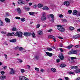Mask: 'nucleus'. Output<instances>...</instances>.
<instances>
[{
  "instance_id": "obj_30",
  "label": "nucleus",
  "mask_w": 80,
  "mask_h": 80,
  "mask_svg": "<svg viewBox=\"0 0 80 80\" xmlns=\"http://www.w3.org/2000/svg\"><path fill=\"white\" fill-rule=\"evenodd\" d=\"M46 15H47V14H46V13L45 12L42 13V17H45V16H46Z\"/></svg>"
},
{
  "instance_id": "obj_54",
  "label": "nucleus",
  "mask_w": 80,
  "mask_h": 80,
  "mask_svg": "<svg viewBox=\"0 0 80 80\" xmlns=\"http://www.w3.org/2000/svg\"><path fill=\"white\" fill-rule=\"evenodd\" d=\"M40 27V24H38L37 26V28H38Z\"/></svg>"
},
{
  "instance_id": "obj_12",
  "label": "nucleus",
  "mask_w": 80,
  "mask_h": 80,
  "mask_svg": "<svg viewBox=\"0 0 80 80\" xmlns=\"http://www.w3.org/2000/svg\"><path fill=\"white\" fill-rule=\"evenodd\" d=\"M25 77L23 76H20L19 77V79L20 80H24Z\"/></svg>"
},
{
  "instance_id": "obj_48",
  "label": "nucleus",
  "mask_w": 80,
  "mask_h": 80,
  "mask_svg": "<svg viewBox=\"0 0 80 80\" xmlns=\"http://www.w3.org/2000/svg\"><path fill=\"white\" fill-rule=\"evenodd\" d=\"M12 30V31H16V30H17V28H13Z\"/></svg>"
},
{
  "instance_id": "obj_21",
  "label": "nucleus",
  "mask_w": 80,
  "mask_h": 80,
  "mask_svg": "<svg viewBox=\"0 0 80 80\" xmlns=\"http://www.w3.org/2000/svg\"><path fill=\"white\" fill-rule=\"evenodd\" d=\"M51 71L53 72H55L57 71L56 69L54 68H51Z\"/></svg>"
},
{
  "instance_id": "obj_5",
  "label": "nucleus",
  "mask_w": 80,
  "mask_h": 80,
  "mask_svg": "<svg viewBox=\"0 0 80 80\" xmlns=\"http://www.w3.org/2000/svg\"><path fill=\"white\" fill-rule=\"evenodd\" d=\"M24 35L26 37H28V36H30L32 35V33L30 32H24Z\"/></svg>"
},
{
  "instance_id": "obj_24",
  "label": "nucleus",
  "mask_w": 80,
  "mask_h": 80,
  "mask_svg": "<svg viewBox=\"0 0 80 80\" xmlns=\"http://www.w3.org/2000/svg\"><path fill=\"white\" fill-rule=\"evenodd\" d=\"M38 7L39 8H41V7H43V4H38Z\"/></svg>"
},
{
  "instance_id": "obj_44",
  "label": "nucleus",
  "mask_w": 80,
  "mask_h": 80,
  "mask_svg": "<svg viewBox=\"0 0 80 80\" xmlns=\"http://www.w3.org/2000/svg\"><path fill=\"white\" fill-rule=\"evenodd\" d=\"M35 70H36L38 72V71H39V70H40V69H39V68H35Z\"/></svg>"
},
{
  "instance_id": "obj_17",
  "label": "nucleus",
  "mask_w": 80,
  "mask_h": 80,
  "mask_svg": "<svg viewBox=\"0 0 80 80\" xmlns=\"http://www.w3.org/2000/svg\"><path fill=\"white\" fill-rule=\"evenodd\" d=\"M74 72H75V73H80V69H77L75 70H74Z\"/></svg>"
},
{
  "instance_id": "obj_37",
  "label": "nucleus",
  "mask_w": 80,
  "mask_h": 80,
  "mask_svg": "<svg viewBox=\"0 0 80 80\" xmlns=\"http://www.w3.org/2000/svg\"><path fill=\"white\" fill-rule=\"evenodd\" d=\"M21 21L22 22H25V18H21Z\"/></svg>"
},
{
  "instance_id": "obj_7",
  "label": "nucleus",
  "mask_w": 80,
  "mask_h": 80,
  "mask_svg": "<svg viewBox=\"0 0 80 80\" xmlns=\"http://www.w3.org/2000/svg\"><path fill=\"white\" fill-rule=\"evenodd\" d=\"M48 38H53V41H54V42H56V39H55V38H55V37H54L53 36H49L48 37Z\"/></svg>"
},
{
  "instance_id": "obj_53",
  "label": "nucleus",
  "mask_w": 80,
  "mask_h": 80,
  "mask_svg": "<svg viewBox=\"0 0 80 80\" xmlns=\"http://www.w3.org/2000/svg\"><path fill=\"white\" fill-rule=\"evenodd\" d=\"M15 18H16V19H18V20H20V18L18 17H16Z\"/></svg>"
},
{
  "instance_id": "obj_9",
  "label": "nucleus",
  "mask_w": 80,
  "mask_h": 80,
  "mask_svg": "<svg viewBox=\"0 0 80 80\" xmlns=\"http://www.w3.org/2000/svg\"><path fill=\"white\" fill-rule=\"evenodd\" d=\"M10 73L11 75H13L15 73V71L13 68H11V71L10 72Z\"/></svg>"
},
{
  "instance_id": "obj_2",
  "label": "nucleus",
  "mask_w": 80,
  "mask_h": 80,
  "mask_svg": "<svg viewBox=\"0 0 80 80\" xmlns=\"http://www.w3.org/2000/svg\"><path fill=\"white\" fill-rule=\"evenodd\" d=\"M22 34H23V33L21 32H16V36L22 38Z\"/></svg>"
},
{
  "instance_id": "obj_46",
  "label": "nucleus",
  "mask_w": 80,
  "mask_h": 80,
  "mask_svg": "<svg viewBox=\"0 0 80 80\" xmlns=\"http://www.w3.org/2000/svg\"><path fill=\"white\" fill-rule=\"evenodd\" d=\"M21 71L22 73H24L25 72V70L23 69H21Z\"/></svg>"
},
{
  "instance_id": "obj_57",
  "label": "nucleus",
  "mask_w": 80,
  "mask_h": 80,
  "mask_svg": "<svg viewBox=\"0 0 80 80\" xmlns=\"http://www.w3.org/2000/svg\"><path fill=\"white\" fill-rule=\"evenodd\" d=\"M63 22H67V20L65 19H63Z\"/></svg>"
},
{
  "instance_id": "obj_25",
  "label": "nucleus",
  "mask_w": 80,
  "mask_h": 80,
  "mask_svg": "<svg viewBox=\"0 0 80 80\" xmlns=\"http://www.w3.org/2000/svg\"><path fill=\"white\" fill-rule=\"evenodd\" d=\"M49 15L52 19H54V15L53 14H50Z\"/></svg>"
},
{
  "instance_id": "obj_42",
  "label": "nucleus",
  "mask_w": 80,
  "mask_h": 80,
  "mask_svg": "<svg viewBox=\"0 0 80 80\" xmlns=\"http://www.w3.org/2000/svg\"><path fill=\"white\" fill-rule=\"evenodd\" d=\"M47 50H48L49 51H52V48H47Z\"/></svg>"
},
{
  "instance_id": "obj_47",
  "label": "nucleus",
  "mask_w": 80,
  "mask_h": 80,
  "mask_svg": "<svg viewBox=\"0 0 80 80\" xmlns=\"http://www.w3.org/2000/svg\"><path fill=\"white\" fill-rule=\"evenodd\" d=\"M72 12V10H69L68 11V12L69 13V14H71Z\"/></svg>"
},
{
  "instance_id": "obj_61",
  "label": "nucleus",
  "mask_w": 80,
  "mask_h": 80,
  "mask_svg": "<svg viewBox=\"0 0 80 80\" xmlns=\"http://www.w3.org/2000/svg\"><path fill=\"white\" fill-rule=\"evenodd\" d=\"M59 17L60 18H62L63 17V15L62 14H60Z\"/></svg>"
},
{
  "instance_id": "obj_58",
  "label": "nucleus",
  "mask_w": 80,
  "mask_h": 80,
  "mask_svg": "<svg viewBox=\"0 0 80 80\" xmlns=\"http://www.w3.org/2000/svg\"><path fill=\"white\" fill-rule=\"evenodd\" d=\"M59 46L60 47H63V44H62V43H61L60 44Z\"/></svg>"
},
{
  "instance_id": "obj_40",
  "label": "nucleus",
  "mask_w": 80,
  "mask_h": 80,
  "mask_svg": "<svg viewBox=\"0 0 80 80\" xmlns=\"http://www.w3.org/2000/svg\"><path fill=\"white\" fill-rule=\"evenodd\" d=\"M59 50L61 52H64L63 49L62 48H60Z\"/></svg>"
},
{
  "instance_id": "obj_27",
  "label": "nucleus",
  "mask_w": 80,
  "mask_h": 80,
  "mask_svg": "<svg viewBox=\"0 0 80 80\" xmlns=\"http://www.w3.org/2000/svg\"><path fill=\"white\" fill-rule=\"evenodd\" d=\"M5 15L6 17H8V16H10V14L9 12H7L6 13Z\"/></svg>"
},
{
  "instance_id": "obj_64",
  "label": "nucleus",
  "mask_w": 80,
  "mask_h": 80,
  "mask_svg": "<svg viewBox=\"0 0 80 80\" xmlns=\"http://www.w3.org/2000/svg\"><path fill=\"white\" fill-rule=\"evenodd\" d=\"M76 80H80V78H78Z\"/></svg>"
},
{
  "instance_id": "obj_62",
  "label": "nucleus",
  "mask_w": 80,
  "mask_h": 80,
  "mask_svg": "<svg viewBox=\"0 0 80 80\" xmlns=\"http://www.w3.org/2000/svg\"><path fill=\"white\" fill-rule=\"evenodd\" d=\"M28 67V69H29L30 68V66L29 65H27Z\"/></svg>"
},
{
  "instance_id": "obj_43",
  "label": "nucleus",
  "mask_w": 80,
  "mask_h": 80,
  "mask_svg": "<svg viewBox=\"0 0 80 80\" xmlns=\"http://www.w3.org/2000/svg\"><path fill=\"white\" fill-rule=\"evenodd\" d=\"M7 36H8V37H10V36H12V33H8L7 34Z\"/></svg>"
},
{
  "instance_id": "obj_38",
  "label": "nucleus",
  "mask_w": 80,
  "mask_h": 80,
  "mask_svg": "<svg viewBox=\"0 0 80 80\" xmlns=\"http://www.w3.org/2000/svg\"><path fill=\"white\" fill-rule=\"evenodd\" d=\"M68 73L69 74H70V75H72V74H73L74 73V72H68Z\"/></svg>"
},
{
  "instance_id": "obj_39",
  "label": "nucleus",
  "mask_w": 80,
  "mask_h": 80,
  "mask_svg": "<svg viewBox=\"0 0 80 80\" xmlns=\"http://www.w3.org/2000/svg\"><path fill=\"white\" fill-rule=\"evenodd\" d=\"M37 5L36 4H35L33 6V8H37Z\"/></svg>"
},
{
  "instance_id": "obj_55",
  "label": "nucleus",
  "mask_w": 80,
  "mask_h": 80,
  "mask_svg": "<svg viewBox=\"0 0 80 80\" xmlns=\"http://www.w3.org/2000/svg\"><path fill=\"white\" fill-rule=\"evenodd\" d=\"M50 21L52 23H53V22H54V19H52Z\"/></svg>"
},
{
  "instance_id": "obj_15",
  "label": "nucleus",
  "mask_w": 80,
  "mask_h": 80,
  "mask_svg": "<svg viewBox=\"0 0 80 80\" xmlns=\"http://www.w3.org/2000/svg\"><path fill=\"white\" fill-rule=\"evenodd\" d=\"M10 42H12V43H14L17 42V40L16 39H12L9 40Z\"/></svg>"
},
{
  "instance_id": "obj_26",
  "label": "nucleus",
  "mask_w": 80,
  "mask_h": 80,
  "mask_svg": "<svg viewBox=\"0 0 80 80\" xmlns=\"http://www.w3.org/2000/svg\"><path fill=\"white\" fill-rule=\"evenodd\" d=\"M42 9L43 10H48L49 8H48L47 7L45 6L43 7L42 8Z\"/></svg>"
},
{
  "instance_id": "obj_32",
  "label": "nucleus",
  "mask_w": 80,
  "mask_h": 80,
  "mask_svg": "<svg viewBox=\"0 0 80 80\" xmlns=\"http://www.w3.org/2000/svg\"><path fill=\"white\" fill-rule=\"evenodd\" d=\"M69 28L70 30L72 31L74 30V28L73 27H70Z\"/></svg>"
},
{
  "instance_id": "obj_16",
  "label": "nucleus",
  "mask_w": 80,
  "mask_h": 80,
  "mask_svg": "<svg viewBox=\"0 0 80 80\" xmlns=\"http://www.w3.org/2000/svg\"><path fill=\"white\" fill-rule=\"evenodd\" d=\"M34 58L36 60H39L40 59V56L38 55L35 56Z\"/></svg>"
},
{
  "instance_id": "obj_56",
  "label": "nucleus",
  "mask_w": 80,
  "mask_h": 80,
  "mask_svg": "<svg viewBox=\"0 0 80 80\" xmlns=\"http://www.w3.org/2000/svg\"><path fill=\"white\" fill-rule=\"evenodd\" d=\"M64 78L66 80H68L69 79V78L67 77H65Z\"/></svg>"
},
{
  "instance_id": "obj_51",
  "label": "nucleus",
  "mask_w": 80,
  "mask_h": 80,
  "mask_svg": "<svg viewBox=\"0 0 80 80\" xmlns=\"http://www.w3.org/2000/svg\"><path fill=\"white\" fill-rule=\"evenodd\" d=\"M60 59H56V62L57 63H59V62H60Z\"/></svg>"
},
{
  "instance_id": "obj_10",
  "label": "nucleus",
  "mask_w": 80,
  "mask_h": 80,
  "mask_svg": "<svg viewBox=\"0 0 80 80\" xmlns=\"http://www.w3.org/2000/svg\"><path fill=\"white\" fill-rule=\"evenodd\" d=\"M80 35L79 34H78L77 35H76L73 36V38H75V39L78 38H80Z\"/></svg>"
},
{
  "instance_id": "obj_34",
  "label": "nucleus",
  "mask_w": 80,
  "mask_h": 80,
  "mask_svg": "<svg viewBox=\"0 0 80 80\" xmlns=\"http://www.w3.org/2000/svg\"><path fill=\"white\" fill-rule=\"evenodd\" d=\"M22 60L21 59H18V63H19V62H20V63H22Z\"/></svg>"
},
{
  "instance_id": "obj_11",
  "label": "nucleus",
  "mask_w": 80,
  "mask_h": 80,
  "mask_svg": "<svg viewBox=\"0 0 80 80\" xmlns=\"http://www.w3.org/2000/svg\"><path fill=\"white\" fill-rule=\"evenodd\" d=\"M46 53L48 56H49V57H52V53H49L48 52H46Z\"/></svg>"
},
{
  "instance_id": "obj_29",
  "label": "nucleus",
  "mask_w": 80,
  "mask_h": 80,
  "mask_svg": "<svg viewBox=\"0 0 80 80\" xmlns=\"http://www.w3.org/2000/svg\"><path fill=\"white\" fill-rule=\"evenodd\" d=\"M73 45H71L66 47V48H68V49H70V48H72V47H73Z\"/></svg>"
},
{
  "instance_id": "obj_36",
  "label": "nucleus",
  "mask_w": 80,
  "mask_h": 80,
  "mask_svg": "<svg viewBox=\"0 0 80 80\" xmlns=\"http://www.w3.org/2000/svg\"><path fill=\"white\" fill-rule=\"evenodd\" d=\"M3 25V22H2V21L0 20V25L1 26H2Z\"/></svg>"
},
{
  "instance_id": "obj_52",
  "label": "nucleus",
  "mask_w": 80,
  "mask_h": 80,
  "mask_svg": "<svg viewBox=\"0 0 80 80\" xmlns=\"http://www.w3.org/2000/svg\"><path fill=\"white\" fill-rule=\"evenodd\" d=\"M4 56L5 57V58L6 59H7L8 57H7V55L6 54H4Z\"/></svg>"
},
{
  "instance_id": "obj_4",
  "label": "nucleus",
  "mask_w": 80,
  "mask_h": 80,
  "mask_svg": "<svg viewBox=\"0 0 80 80\" xmlns=\"http://www.w3.org/2000/svg\"><path fill=\"white\" fill-rule=\"evenodd\" d=\"M18 3L20 5H23L25 4V2L23 0H19L18 1Z\"/></svg>"
},
{
  "instance_id": "obj_20",
  "label": "nucleus",
  "mask_w": 80,
  "mask_h": 80,
  "mask_svg": "<svg viewBox=\"0 0 80 80\" xmlns=\"http://www.w3.org/2000/svg\"><path fill=\"white\" fill-rule=\"evenodd\" d=\"M71 68L72 69H76V68H77L78 67L77 66H72L71 67Z\"/></svg>"
},
{
  "instance_id": "obj_23",
  "label": "nucleus",
  "mask_w": 80,
  "mask_h": 80,
  "mask_svg": "<svg viewBox=\"0 0 80 80\" xmlns=\"http://www.w3.org/2000/svg\"><path fill=\"white\" fill-rule=\"evenodd\" d=\"M5 21L7 22H10V19H8V18H6L5 19Z\"/></svg>"
},
{
  "instance_id": "obj_50",
  "label": "nucleus",
  "mask_w": 80,
  "mask_h": 80,
  "mask_svg": "<svg viewBox=\"0 0 80 80\" xmlns=\"http://www.w3.org/2000/svg\"><path fill=\"white\" fill-rule=\"evenodd\" d=\"M2 75H4L5 74V72L4 71H1L0 72Z\"/></svg>"
},
{
  "instance_id": "obj_59",
  "label": "nucleus",
  "mask_w": 80,
  "mask_h": 80,
  "mask_svg": "<svg viewBox=\"0 0 80 80\" xmlns=\"http://www.w3.org/2000/svg\"><path fill=\"white\" fill-rule=\"evenodd\" d=\"M19 48V47H18V46H17L15 48V50H17V49H18Z\"/></svg>"
},
{
  "instance_id": "obj_14",
  "label": "nucleus",
  "mask_w": 80,
  "mask_h": 80,
  "mask_svg": "<svg viewBox=\"0 0 80 80\" xmlns=\"http://www.w3.org/2000/svg\"><path fill=\"white\" fill-rule=\"evenodd\" d=\"M41 20L43 21H45L47 20V18L45 16H42L41 17Z\"/></svg>"
},
{
  "instance_id": "obj_8",
  "label": "nucleus",
  "mask_w": 80,
  "mask_h": 80,
  "mask_svg": "<svg viewBox=\"0 0 80 80\" xmlns=\"http://www.w3.org/2000/svg\"><path fill=\"white\" fill-rule=\"evenodd\" d=\"M70 4V2L67 1H65L64 3V5H66V6H69V5Z\"/></svg>"
},
{
  "instance_id": "obj_35",
  "label": "nucleus",
  "mask_w": 80,
  "mask_h": 80,
  "mask_svg": "<svg viewBox=\"0 0 80 80\" xmlns=\"http://www.w3.org/2000/svg\"><path fill=\"white\" fill-rule=\"evenodd\" d=\"M68 54H69V55H72V54H73L72 50H71V51H69V52H68Z\"/></svg>"
},
{
  "instance_id": "obj_19",
  "label": "nucleus",
  "mask_w": 80,
  "mask_h": 80,
  "mask_svg": "<svg viewBox=\"0 0 80 80\" xmlns=\"http://www.w3.org/2000/svg\"><path fill=\"white\" fill-rule=\"evenodd\" d=\"M77 11L75 10L73 11V12H72L73 14L74 15H76L77 13Z\"/></svg>"
},
{
  "instance_id": "obj_60",
  "label": "nucleus",
  "mask_w": 80,
  "mask_h": 80,
  "mask_svg": "<svg viewBox=\"0 0 80 80\" xmlns=\"http://www.w3.org/2000/svg\"><path fill=\"white\" fill-rule=\"evenodd\" d=\"M1 33H4V34H6V32H1Z\"/></svg>"
},
{
  "instance_id": "obj_18",
  "label": "nucleus",
  "mask_w": 80,
  "mask_h": 80,
  "mask_svg": "<svg viewBox=\"0 0 80 80\" xmlns=\"http://www.w3.org/2000/svg\"><path fill=\"white\" fill-rule=\"evenodd\" d=\"M72 54H77V51L75 50H72Z\"/></svg>"
},
{
  "instance_id": "obj_49",
  "label": "nucleus",
  "mask_w": 80,
  "mask_h": 80,
  "mask_svg": "<svg viewBox=\"0 0 80 80\" xmlns=\"http://www.w3.org/2000/svg\"><path fill=\"white\" fill-rule=\"evenodd\" d=\"M71 59L72 60H74V59H76V58L74 57H71Z\"/></svg>"
},
{
  "instance_id": "obj_3",
  "label": "nucleus",
  "mask_w": 80,
  "mask_h": 80,
  "mask_svg": "<svg viewBox=\"0 0 80 80\" xmlns=\"http://www.w3.org/2000/svg\"><path fill=\"white\" fill-rule=\"evenodd\" d=\"M15 11L18 13V14L20 15L22 13V11H21V9L19 8H17L15 9Z\"/></svg>"
},
{
  "instance_id": "obj_41",
  "label": "nucleus",
  "mask_w": 80,
  "mask_h": 80,
  "mask_svg": "<svg viewBox=\"0 0 80 80\" xmlns=\"http://www.w3.org/2000/svg\"><path fill=\"white\" fill-rule=\"evenodd\" d=\"M12 36H16V33L14 32H12L11 33Z\"/></svg>"
},
{
  "instance_id": "obj_13",
  "label": "nucleus",
  "mask_w": 80,
  "mask_h": 80,
  "mask_svg": "<svg viewBox=\"0 0 80 80\" xmlns=\"http://www.w3.org/2000/svg\"><path fill=\"white\" fill-rule=\"evenodd\" d=\"M5 78H6V76L4 75L1 76L0 79H1V80H5Z\"/></svg>"
},
{
  "instance_id": "obj_63",
  "label": "nucleus",
  "mask_w": 80,
  "mask_h": 80,
  "mask_svg": "<svg viewBox=\"0 0 80 80\" xmlns=\"http://www.w3.org/2000/svg\"><path fill=\"white\" fill-rule=\"evenodd\" d=\"M30 10V8H28L26 10V11H29Z\"/></svg>"
},
{
  "instance_id": "obj_45",
  "label": "nucleus",
  "mask_w": 80,
  "mask_h": 80,
  "mask_svg": "<svg viewBox=\"0 0 80 80\" xmlns=\"http://www.w3.org/2000/svg\"><path fill=\"white\" fill-rule=\"evenodd\" d=\"M32 37H33V38H35V33L34 32H33L32 34Z\"/></svg>"
},
{
  "instance_id": "obj_28",
  "label": "nucleus",
  "mask_w": 80,
  "mask_h": 80,
  "mask_svg": "<svg viewBox=\"0 0 80 80\" xmlns=\"http://www.w3.org/2000/svg\"><path fill=\"white\" fill-rule=\"evenodd\" d=\"M19 51H20L21 52H22L23 50V48L22 47H20L19 48Z\"/></svg>"
},
{
  "instance_id": "obj_22",
  "label": "nucleus",
  "mask_w": 80,
  "mask_h": 80,
  "mask_svg": "<svg viewBox=\"0 0 80 80\" xmlns=\"http://www.w3.org/2000/svg\"><path fill=\"white\" fill-rule=\"evenodd\" d=\"M60 66L62 68H64V67H66V65L64 64H62L60 65Z\"/></svg>"
},
{
  "instance_id": "obj_33",
  "label": "nucleus",
  "mask_w": 80,
  "mask_h": 80,
  "mask_svg": "<svg viewBox=\"0 0 80 80\" xmlns=\"http://www.w3.org/2000/svg\"><path fill=\"white\" fill-rule=\"evenodd\" d=\"M38 35H42V31H38Z\"/></svg>"
},
{
  "instance_id": "obj_1",
  "label": "nucleus",
  "mask_w": 80,
  "mask_h": 80,
  "mask_svg": "<svg viewBox=\"0 0 80 80\" xmlns=\"http://www.w3.org/2000/svg\"><path fill=\"white\" fill-rule=\"evenodd\" d=\"M57 27H58L57 28V29L61 32H65V29L63 27H61V25H57Z\"/></svg>"
},
{
  "instance_id": "obj_6",
  "label": "nucleus",
  "mask_w": 80,
  "mask_h": 80,
  "mask_svg": "<svg viewBox=\"0 0 80 80\" xmlns=\"http://www.w3.org/2000/svg\"><path fill=\"white\" fill-rule=\"evenodd\" d=\"M59 57L60 60H63V59H64V57H63V54H60L59 55Z\"/></svg>"
},
{
  "instance_id": "obj_31",
  "label": "nucleus",
  "mask_w": 80,
  "mask_h": 80,
  "mask_svg": "<svg viewBox=\"0 0 80 80\" xmlns=\"http://www.w3.org/2000/svg\"><path fill=\"white\" fill-rule=\"evenodd\" d=\"M29 14L30 15H34V14H35V12H29Z\"/></svg>"
}]
</instances>
